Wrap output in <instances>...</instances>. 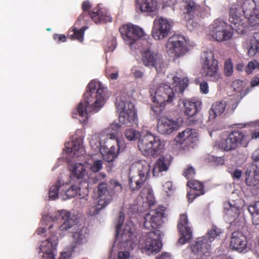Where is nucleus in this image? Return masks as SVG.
<instances>
[{
  "mask_svg": "<svg viewBox=\"0 0 259 259\" xmlns=\"http://www.w3.org/2000/svg\"><path fill=\"white\" fill-rule=\"evenodd\" d=\"M87 29V27H82L79 29H77L75 27H71L68 30L67 37L71 39L78 40L79 42H82L83 40V36L84 31Z\"/></svg>",
  "mask_w": 259,
  "mask_h": 259,
  "instance_id": "f704fd0d",
  "label": "nucleus"
},
{
  "mask_svg": "<svg viewBox=\"0 0 259 259\" xmlns=\"http://www.w3.org/2000/svg\"><path fill=\"white\" fill-rule=\"evenodd\" d=\"M165 208L159 207L156 210H150L144 217V226L148 230L158 228L165 217Z\"/></svg>",
  "mask_w": 259,
  "mask_h": 259,
  "instance_id": "2eb2a0df",
  "label": "nucleus"
},
{
  "mask_svg": "<svg viewBox=\"0 0 259 259\" xmlns=\"http://www.w3.org/2000/svg\"><path fill=\"white\" fill-rule=\"evenodd\" d=\"M252 216V223L254 225H259V213L255 212H250Z\"/></svg>",
  "mask_w": 259,
  "mask_h": 259,
  "instance_id": "680f3d73",
  "label": "nucleus"
},
{
  "mask_svg": "<svg viewBox=\"0 0 259 259\" xmlns=\"http://www.w3.org/2000/svg\"><path fill=\"white\" fill-rule=\"evenodd\" d=\"M142 197H146L147 200L152 201L153 199V193L152 188L149 185H145L140 192Z\"/></svg>",
  "mask_w": 259,
  "mask_h": 259,
  "instance_id": "37998d69",
  "label": "nucleus"
},
{
  "mask_svg": "<svg viewBox=\"0 0 259 259\" xmlns=\"http://www.w3.org/2000/svg\"><path fill=\"white\" fill-rule=\"evenodd\" d=\"M137 2L142 12H153L156 9V0H137Z\"/></svg>",
  "mask_w": 259,
  "mask_h": 259,
  "instance_id": "2f4dec72",
  "label": "nucleus"
},
{
  "mask_svg": "<svg viewBox=\"0 0 259 259\" xmlns=\"http://www.w3.org/2000/svg\"><path fill=\"white\" fill-rule=\"evenodd\" d=\"M242 81L237 79L234 81L232 83V87L234 90L237 92H240L242 89Z\"/></svg>",
  "mask_w": 259,
  "mask_h": 259,
  "instance_id": "5fc2aeb1",
  "label": "nucleus"
},
{
  "mask_svg": "<svg viewBox=\"0 0 259 259\" xmlns=\"http://www.w3.org/2000/svg\"><path fill=\"white\" fill-rule=\"evenodd\" d=\"M179 128L178 121L166 116L160 117L157 121V132L162 135H169Z\"/></svg>",
  "mask_w": 259,
  "mask_h": 259,
  "instance_id": "6ab92c4d",
  "label": "nucleus"
},
{
  "mask_svg": "<svg viewBox=\"0 0 259 259\" xmlns=\"http://www.w3.org/2000/svg\"><path fill=\"white\" fill-rule=\"evenodd\" d=\"M129 255L128 252L119 251L118 254V259H127Z\"/></svg>",
  "mask_w": 259,
  "mask_h": 259,
  "instance_id": "0e129e2a",
  "label": "nucleus"
},
{
  "mask_svg": "<svg viewBox=\"0 0 259 259\" xmlns=\"http://www.w3.org/2000/svg\"><path fill=\"white\" fill-rule=\"evenodd\" d=\"M66 184H65V183H62L61 181L58 179L56 184L53 185L50 188L49 192H53L54 191L56 192L60 193V194L62 195L65 191L64 187H66Z\"/></svg>",
  "mask_w": 259,
  "mask_h": 259,
  "instance_id": "a18cd8bd",
  "label": "nucleus"
},
{
  "mask_svg": "<svg viewBox=\"0 0 259 259\" xmlns=\"http://www.w3.org/2000/svg\"><path fill=\"white\" fill-rule=\"evenodd\" d=\"M182 104L184 114L189 117L194 116L198 113L201 105V102L196 98L184 99Z\"/></svg>",
  "mask_w": 259,
  "mask_h": 259,
  "instance_id": "4be33fe9",
  "label": "nucleus"
},
{
  "mask_svg": "<svg viewBox=\"0 0 259 259\" xmlns=\"http://www.w3.org/2000/svg\"><path fill=\"white\" fill-rule=\"evenodd\" d=\"M241 10L248 23L253 26L259 23V0H245Z\"/></svg>",
  "mask_w": 259,
  "mask_h": 259,
  "instance_id": "f8f14e48",
  "label": "nucleus"
},
{
  "mask_svg": "<svg viewBox=\"0 0 259 259\" xmlns=\"http://www.w3.org/2000/svg\"><path fill=\"white\" fill-rule=\"evenodd\" d=\"M203 61L202 75L207 80L217 82L221 78L218 61L214 58L213 53L211 51H204L202 55Z\"/></svg>",
  "mask_w": 259,
  "mask_h": 259,
  "instance_id": "423d86ee",
  "label": "nucleus"
},
{
  "mask_svg": "<svg viewBox=\"0 0 259 259\" xmlns=\"http://www.w3.org/2000/svg\"><path fill=\"white\" fill-rule=\"evenodd\" d=\"M259 138V131L252 133L251 136L242 131L234 130L222 134L215 146L223 151H232L239 147L246 148L252 139Z\"/></svg>",
  "mask_w": 259,
  "mask_h": 259,
  "instance_id": "7ed1b4c3",
  "label": "nucleus"
},
{
  "mask_svg": "<svg viewBox=\"0 0 259 259\" xmlns=\"http://www.w3.org/2000/svg\"><path fill=\"white\" fill-rule=\"evenodd\" d=\"M201 10V7L193 0H185L184 13L188 15L190 19L199 16Z\"/></svg>",
  "mask_w": 259,
  "mask_h": 259,
  "instance_id": "bb28decb",
  "label": "nucleus"
},
{
  "mask_svg": "<svg viewBox=\"0 0 259 259\" xmlns=\"http://www.w3.org/2000/svg\"><path fill=\"white\" fill-rule=\"evenodd\" d=\"M103 167V161L101 160H95L90 166V170L93 172L99 171Z\"/></svg>",
  "mask_w": 259,
  "mask_h": 259,
  "instance_id": "09e8293b",
  "label": "nucleus"
},
{
  "mask_svg": "<svg viewBox=\"0 0 259 259\" xmlns=\"http://www.w3.org/2000/svg\"><path fill=\"white\" fill-rule=\"evenodd\" d=\"M53 39L57 42H65L66 40V36L64 34H54Z\"/></svg>",
  "mask_w": 259,
  "mask_h": 259,
  "instance_id": "4d7b16f0",
  "label": "nucleus"
},
{
  "mask_svg": "<svg viewBox=\"0 0 259 259\" xmlns=\"http://www.w3.org/2000/svg\"><path fill=\"white\" fill-rule=\"evenodd\" d=\"M193 130L190 128H186L183 132L180 133L177 136V142L180 144H186L189 145L193 142V139L195 138Z\"/></svg>",
  "mask_w": 259,
  "mask_h": 259,
  "instance_id": "c756f323",
  "label": "nucleus"
},
{
  "mask_svg": "<svg viewBox=\"0 0 259 259\" xmlns=\"http://www.w3.org/2000/svg\"><path fill=\"white\" fill-rule=\"evenodd\" d=\"M86 229L83 228L79 231L74 232L73 234V238L74 243L76 245L80 244L84 241H85L87 235Z\"/></svg>",
  "mask_w": 259,
  "mask_h": 259,
  "instance_id": "ea45409f",
  "label": "nucleus"
},
{
  "mask_svg": "<svg viewBox=\"0 0 259 259\" xmlns=\"http://www.w3.org/2000/svg\"><path fill=\"white\" fill-rule=\"evenodd\" d=\"M65 148L69 153H73L74 155L79 156L82 155L84 152V148L82 147L81 141L75 139L70 142L65 144Z\"/></svg>",
  "mask_w": 259,
  "mask_h": 259,
  "instance_id": "cd10ccee",
  "label": "nucleus"
},
{
  "mask_svg": "<svg viewBox=\"0 0 259 259\" xmlns=\"http://www.w3.org/2000/svg\"><path fill=\"white\" fill-rule=\"evenodd\" d=\"M200 92L204 94L208 93V85L206 81H203L200 84Z\"/></svg>",
  "mask_w": 259,
  "mask_h": 259,
  "instance_id": "13d9d810",
  "label": "nucleus"
},
{
  "mask_svg": "<svg viewBox=\"0 0 259 259\" xmlns=\"http://www.w3.org/2000/svg\"><path fill=\"white\" fill-rule=\"evenodd\" d=\"M164 191L167 193V195L169 196L168 192L173 190L172 183L170 181L166 182L163 185Z\"/></svg>",
  "mask_w": 259,
  "mask_h": 259,
  "instance_id": "6e6d98bb",
  "label": "nucleus"
},
{
  "mask_svg": "<svg viewBox=\"0 0 259 259\" xmlns=\"http://www.w3.org/2000/svg\"><path fill=\"white\" fill-rule=\"evenodd\" d=\"M252 159L254 161H259V148L253 152Z\"/></svg>",
  "mask_w": 259,
  "mask_h": 259,
  "instance_id": "774afa93",
  "label": "nucleus"
},
{
  "mask_svg": "<svg viewBox=\"0 0 259 259\" xmlns=\"http://www.w3.org/2000/svg\"><path fill=\"white\" fill-rule=\"evenodd\" d=\"M185 42L184 37L180 35H174L170 37L166 44V48L176 55H180L183 50Z\"/></svg>",
  "mask_w": 259,
  "mask_h": 259,
  "instance_id": "5701e85b",
  "label": "nucleus"
},
{
  "mask_svg": "<svg viewBox=\"0 0 259 259\" xmlns=\"http://www.w3.org/2000/svg\"><path fill=\"white\" fill-rule=\"evenodd\" d=\"M161 57L158 53L147 49L141 53V62L146 67L157 68L161 63Z\"/></svg>",
  "mask_w": 259,
  "mask_h": 259,
  "instance_id": "412c9836",
  "label": "nucleus"
},
{
  "mask_svg": "<svg viewBox=\"0 0 259 259\" xmlns=\"http://www.w3.org/2000/svg\"><path fill=\"white\" fill-rule=\"evenodd\" d=\"M110 133L107 135V140H113L118 138V134L120 132L121 125L116 122H113L109 127Z\"/></svg>",
  "mask_w": 259,
  "mask_h": 259,
  "instance_id": "58836bf2",
  "label": "nucleus"
},
{
  "mask_svg": "<svg viewBox=\"0 0 259 259\" xmlns=\"http://www.w3.org/2000/svg\"><path fill=\"white\" fill-rule=\"evenodd\" d=\"M66 184L67 185V186L66 187H64L65 191L62 195H65L67 198H71L75 197L77 195L78 190H80V188L76 185L72 186L70 188H68V184Z\"/></svg>",
  "mask_w": 259,
  "mask_h": 259,
  "instance_id": "79ce46f5",
  "label": "nucleus"
},
{
  "mask_svg": "<svg viewBox=\"0 0 259 259\" xmlns=\"http://www.w3.org/2000/svg\"><path fill=\"white\" fill-rule=\"evenodd\" d=\"M222 234V230L213 225L210 229H208L206 234L204 237L211 244L214 240H220Z\"/></svg>",
  "mask_w": 259,
  "mask_h": 259,
  "instance_id": "72a5a7b5",
  "label": "nucleus"
},
{
  "mask_svg": "<svg viewBox=\"0 0 259 259\" xmlns=\"http://www.w3.org/2000/svg\"><path fill=\"white\" fill-rule=\"evenodd\" d=\"M211 244L204 236L199 238L191 245L192 252L197 255V258L206 259L210 254Z\"/></svg>",
  "mask_w": 259,
  "mask_h": 259,
  "instance_id": "f3484780",
  "label": "nucleus"
},
{
  "mask_svg": "<svg viewBox=\"0 0 259 259\" xmlns=\"http://www.w3.org/2000/svg\"><path fill=\"white\" fill-rule=\"evenodd\" d=\"M256 68L259 69V62L256 60L250 61L247 64L246 72L248 74L251 73Z\"/></svg>",
  "mask_w": 259,
  "mask_h": 259,
  "instance_id": "8fccbe9b",
  "label": "nucleus"
},
{
  "mask_svg": "<svg viewBox=\"0 0 259 259\" xmlns=\"http://www.w3.org/2000/svg\"><path fill=\"white\" fill-rule=\"evenodd\" d=\"M247 240L246 236L241 232H234L231 237L230 247L239 252H246Z\"/></svg>",
  "mask_w": 259,
  "mask_h": 259,
  "instance_id": "aec40b11",
  "label": "nucleus"
},
{
  "mask_svg": "<svg viewBox=\"0 0 259 259\" xmlns=\"http://www.w3.org/2000/svg\"><path fill=\"white\" fill-rule=\"evenodd\" d=\"M228 104L231 106V109H229V107H228L227 109V113H231V112H233L234 110V109L237 107V104L234 101H232V100H230Z\"/></svg>",
  "mask_w": 259,
  "mask_h": 259,
  "instance_id": "e2e57ef3",
  "label": "nucleus"
},
{
  "mask_svg": "<svg viewBox=\"0 0 259 259\" xmlns=\"http://www.w3.org/2000/svg\"><path fill=\"white\" fill-rule=\"evenodd\" d=\"M115 140L117 147H116V151H117L118 153L122 152L126 148V144L124 140L122 139H118V138Z\"/></svg>",
  "mask_w": 259,
  "mask_h": 259,
  "instance_id": "3c124183",
  "label": "nucleus"
},
{
  "mask_svg": "<svg viewBox=\"0 0 259 259\" xmlns=\"http://www.w3.org/2000/svg\"><path fill=\"white\" fill-rule=\"evenodd\" d=\"M229 21L233 29L239 34H243L246 31L248 22L241 10V6L233 4L229 10Z\"/></svg>",
  "mask_w": 259,
  "mask_h": 259,
  "instance_id": "9d476101",
  "label": "nucleus"
},
{
  "mask_svg": "<svg viewBox=\"0 0 259 259\" xmlns=\"http://www.w3.org/2000/svg\"><path fill=\"white\" fill-rule=\"evenodd\" d=\"M170 165V162L167 158L164 157H160L156 161L155 166L153 169V175L157 172L167 171Z\"/></svg>",
  "mask_w": 259,
  "mask_h": 259,
  "instance_id": "c9c22d12",
  "label": "nucleus"
},
{
  "mask_svg": "<svg viewBox=\"0 0 259 259\" xmlns=\"http://www.w3.org/2000/svg\"><path fill=\"white\" fill-rule=\"evenodd\" d=\"M238 207L228 202L225 203L224 212L230 221L235 220L239 215Z\"/></svg>",
  "mask_w": 259,
  "mask_h": 259,
  "instance_id": "4c0bfd02",
  "label": "nucleus"
},
{
  "mask_svg": "<svg viewBox=\"0 0 259 259\" xmlns=\"http://www.w3.org/2000/svg\"><path fill=\"white\" fill-rule=\"evenodd\" d=\"M232 26L221 20H215L209 26L208 37L219 42L228 41L233 35Z\"/></svg>",
  "mask_w": 259,
  "mask_h": 259,
  "instance_id": "39448f33",
  "label": "nucleus"
},
{
  "mask_svg": "<svg viewBox=\"0 0 259 259\" xmlns=\"http://www.w3.org/2000/svg\"><path fill=\"white\" fill-rule=\"evenodd\" d=\"M119 30L125 43L130 46L145 36L143 29L133 24L123 25Z\"/></svg>",
  "mask_w": 259,
  "mask_h": 259,
  "instance_id": "9b49d317",
  "label": "nucleus"
},
{
  "mask_svg": "<svg viewBox=\"0 0 259 259\" xmlns=\"http://www.w3.org/2000/svg\"><path fill=\"white\" fill-rule=\"evenodd\" d=\"M118 154L116 151V147L111 146L110 149L105 154H103V159L106 162L114 161Z\"/></svg>",
  "mask_w": 259,
  "mask_h": 259,
  "instance_id": "a19ab883",
  "label": "nucleus"
},
{
  "mask_svg": "<svg viewBox=\"0 0 259 259\" xmlns=\"http://www.w3.org/2000/svg\"><path fill=\"white\" fill-rule=\"evenodd\" d=\"M247 178L245 179L247 186H257L259 185V168L256 165H252L246 171Z\"/></svg>",
  "mask_w": 259,
  "mask_h": 259,
  "instance_id": "a878e982",
  "label": "nucleus"
},
{
  "mask_svg": "<svg viewBox=\"0 0 259 259\" xmlns=\"http://www.w3.org/2000/svg\"><path fill=\"white\" fill-rule=\"evenodd\" d=\"M124 135L125 138L128 141H134L141 137L139 132L133 128L126 130L125 131Z\"/></svg>",
  "mask_w": 259,
  "mask_h": 259,
  "instance_id": "c03bdc74",
  "label": "nucleus"
},
{
  "mask_svg": "<svg viewBox=\"0 0 259 259\" xmlns=\"http://www.w3.org/2000/svg\"><path fill=\"white\" fill-rule=\"evenodd\" d=\"M172 23L166 19L160 17L154 20L152 30V36L155 40L166 37L171 29Z\"/></svg>",
  "mask_w": 259,
  "mask_h": 259,
  "instance_id": "4468645a",
  "label": "nucleus"
},
{
  "mask_svg": "<svg viewBox=\"0 0 259 259\" xmlns=\"http://www.w3.org/2000/svg\"><path fill=\"white\" fill-rule=\"evenodd\" d=\"M124 221V214L123 212L120 211L119 213V218L118 219V223L116 226V233L118 234L123 223Z\"/></svg>",
  "mask_w": 259,
  "mask_h": 259,
  "instance_id": "603ef678",
  "label": "nucleus"
},
{
  "mask_svg": "<svg viewBox=\"0 0 259 259\" xmlns=\"http://www.w3.org/2000/svg\"><path fill=\"white\" fill-rule=\"evenodd\" d=\"M57 239L56 237L54 238H48L42 241L39 247V250L44 253L54 252L56 250V246L57 244Z\"/></svg>",
  "mask_w": 259,
  "mask_h": 259,
  "instance_id": "473e14b6",
  "label": "nucleus"
},
{
  "mask_svg": "<svg viewBox=\"0 0 259 259\" xmlns=\"http://www.w3.org/2000/svg\"><path fill=\"white\" fill-rule=\"evenodd\" d=\"M138 146L139 150L146 156L158 154L164 146L158 137L149 133L140 137Z\"/></svg>",
  "mask_w": 259,
  "mask_h": 259,
  "instance_id": "0eeeda50",
  "label": "nucleus"
},
{
  "mask_svg": "<svg viewBox=\"0 0 259 259\" xmlns=\"http://www.w3.org/2000/svg\"><path fill=\"white\" fill-rule=\"evenodd\" d=\"M259 53V32H254L250 39V46L248 50V55L253 56Z\"/></svg>",
  "mask_w": 259,
  "mask_h": 259,
  "instance_id": "e433bc0d",
  "label": "nucleus"
},
{
  "mask_svg": "<svg viewBox=\"0 0 259 259\" xmlns=\"http://www.w3.org/2000/svg\"><path fill=\"white\" fill-rule=\"evenodd\" d=\"M42 259H55L54 252L44 253Z\"/></svg>",
  "mask_w": 259,
  "mask_h": 259,
  "instance_id": "338daca9",
  "label": "nucleus"
},
{
  "mask_svg": "<svg viewBox=\"0 0 259 259\" xmlns=\"http://www.w3.org/2000/svg\"><path fill=\"white\" fill-rule=\"evenodd\" d=\"M178 231L181 235L179 242L181 244H184L192 237V232L188 223V217L186 214H181L177 225Z\"/></svg>",
  "mask_w": 259,
  "mask_h": 259,
  "instance_id": "a211bd4d",
  "label": "nucleus"
},
{
  "mask_svg": "<svg viewBox=\"0 0 259 259\" xmlns=\"http://www.w3.org/2000/svg\"><path fill=\"white\" fill-rule=\"evenodd\" d=\"M226 105V103L224 101L213 103L209 111V119L213 120L217 116L221 115L224 112Z\"/></svg>",
  "mask_w": 259,
  "mask_h": 259,
  "instance_id": "c85d7f7f",
  "label": "nucleus"
},
{
  "mask_svg": "<svg viewBox=\"0 0 259 259\" xmlns=\"http://www.w3.org/2000/svg\"><path fill=\"white\" fill-rule=\"evenodd\" d=\"M196 174L195 169L191 165H188L186 168H184L183 176L187 179L193 178Z\"/></svg>",
  "mask_w": 259,
  "mask_h": 259,
  "instance_id": "49530a36",
  "label": "nucleus"
},
{
  "mask_svg": "<svg viewBox=\"0 0 259 259\" xmlns=\"http://www.w3.org/2000/svg\"><path fill=\"white\" fill-rule=\"evenodd\" d=\"M251 86L254 87L259 84V74L254 76L250 82Z\"/></svg>",
  "mask_w": 259,
  "mask_h": 259,
  "instance_id": "69168bd1",
  "label": "nucleus"
},
{
  "mask_svg": "<svg viewBox=\"0 0 259 259\" xmlns=\"http://www.w3.org/2000/svg\"><path fill=\"white\" fill-rule=\"evenodd\" d=\"M249 212H255L259 213V201H256L253 204H250L248 207Z\"/></svg>",
  "mask_w": 259,
  "mask_h": 259,
  "instance_id": "864d4df0",
  "label": "nucleus"
},
{
  "mask_svg": "<svg viewBox=\"0 0 259 259\" xmlns=\"http://www.w3.org/2000/svg\"><path fill=\"white\" fill-rule=\"evenodd\" d=\"M132 71L133 75L135 78H142L144 75L143 72L139 70H137L135 68H132Z\"/></svg>",
  "mask_w": 259,
  "mask_h": 259,
  "instance_id": "052dcab7",
  "label": "nucleus"
},
{
  "mask_svg": "<svg viewBox=\"0 0 259 259\" xmlns=\"http://www.w3.org/2000/svg\"><path fill=\"white\" fill-rule=\"evenodd\" d=\"M62 219L64 221L63 223L60 226L61 231H67L68 229L73 226L75 224V221L71 218V213L66 210H62L59 212Z\"/></svg>",
  "mask_w": 259,
  "mask_h": 259,
  "instance_id": "7c9ffc66",
  "label": "nucleus"
},
{
  "mask_svg": "<svg viewBox=\"0 0 259 259\" xmlns=\"http://www.w3.org/2000/svg\"><path fill=\"white\" fill-rule=\"evenodd\" d=\"M233 72V64L230 59L226 60L224 64V73L226 76H230Z\"/></svg>",
  "mask_w": 259,
  "mask_h": 259,
  "instance_id": "de8ad7c7",
  "label": "nucleus"
},
{
  "mask_svg": "<svg viewBox=\"0 0 259 259\" xmlns=\"http://www.w3.org/2000/svg\"><path fill=\"white\" fill-rule=\"evenodd\" d=\"M116 109L119 115V121L123 124L134 126L137 124L138 117L134 104L128 100H121L116 102Z\"/></svg>",
  "mask_w": 259,
  "mask_h": 259,
  "instance_id": "6e6552de",
  "label": "nucleus"
},
{
  "mask_svg": "<svg viewBox=\"0 0 259 259\" xmlns=\"http://www.w3.org/2000/svg\"><path fill=\"white\" fill-rule=\"evenodd\" d=\"M81 8L84 15L87 14L88 12L90 11V10L91 8V5L89 1H84L82 4Z\"/></svg>",
  "mask_w": 259,
  "mask_h": 259,
  "instance_id": "bf43d9fd",
  "label": "nucleus"
},
{
  "mask_svg": "<svg viewBox=\"0 0 259 259\" xmlns=\"http://www.w3.org/2000/svg\"><path fill=\"white\" fill-rule=\"evenodd\" d=\"M98 192L99 200L97 203L90 210L91 215L98 214L103 208H105L112 200V196L108 190L107 184L106 183H100L98 186Z\"/></svg>",
  "mask_w": 259,
  "mask_h": 259,
  "instance_id": "ddd939ff",
  "label": "nucleus"
},
{
  "mask_svg": "<svg viewBox=\"0 0 259 259\" xmlns=\"http://www.w3.org/2000/svg\"><path fill=\"white\" fill-rule=\"evenodd\" d=\"M155 232L151 231L140 237L138 247L143 252L150 255L151 254H156L160 250L161 243L158 239L155 238Z\"/></svg>",
  "mask_w": 259,
  "mask_h": 259,
  "instance_id": "1a4fd4ad",
  "label": "nucleus"
},
{
  "mask_svg": "<svg viewBox=\"0 0 259 259\" xmlns=\"http://www.w3.org/2000/svg\"><path fill=\"white\" fill-rule=\"evenodd\" d=\"M187 186L191 190L187 194L188 200L191 199V202L197 197L203 195L205 193L203 184L196 180H191L187 182Z\"/></svg>",
  "mask_w": 259,
  "mask_h": 259,
  "instance_id": "b1692460",
  "label": "nucleus"
},
{
  "mask_svg": "<svg viewBox=\"0 0 259 259\" xmlns=\"http://www.w3.org/2000/svg\"><path fill=\"white\" fill-rule=\"evenodd\" d=\"M91 19L95 23H107L112 21V18L106 10L102 8H95L92 12H88L84 15V12L78 18L79 21L87 22Z\"/></svg>",
  "mask_w": 259,
  "mask_h": 259,
  "instance_id": "dca6fc26",
  "label": "nucleus"
},
{
  "mask_svg": "<svg viewBox=\"0 0 259 259\" xmlns=\"http://www.w3.org/2000/svg\"><path fill=\"white\" fill-rule=\"evenodd\" d=\"M173 80L175 92L166 84H161L156 89L150 90L153 102L151 109L157 115L161 113L167 104H173L177 99V94H182L189 81L187 78H181L176 76L173 77Z\"/></svg>",
  "mask_w": 259,
  "mask_h": 259,
  "instance_id": "f257e3e1",
  "label": "nucleus"
},
{
  "mask_svg": "<svg viewBox=\"0 0 259 259\" xmlns=\"http://www.w3.org/2000/svg\"><path fill=\"white\" fill-rule=\"evenodd\" d=\"M150 165L146 161H141L133 165L130 169L129 185L132 191H138L150 177Z\"/></svg>",
  "mask_w": 259,
  "mask_h": 259,
  "instance_id": "20e7f679",
  "label": "nucleus"
},
{
  "mask_svg": "<svg viewBox=\"0 0 259 259\" xmlns=\"http://www.w3.org/2000/svg\"><path fill=\"white\" fill-rule=\"evenodd\" d=\"M68 169L70 172V178L80 180L82 179L86 173L84 165L81 163L71 162L68 164Z\"/></svg>",
  "mask_w": 259,
  "mask_h": 259,
  "instance_id": "393cba45",
  "label": "nucleus"
},
{
  "mask_svg": "<svg viewBox=\"0 0 259 259\" xmlns=\"http://www.w3.org/2000/svg\"><path fill=\"white\" fill-rule=\"evenodd\" d=\"M87 90L83 95V101L81 102L77 107L80 119L85 124L88 120V114L98 112L104 104L106 97V90L100 82L91 80L88 84Z\"/></svg>",
  "mask_w": 259,
  "mask_h": 259,
  "instance_id": "f03ea898",
  "label": "nucleus"
}]
</instances>
